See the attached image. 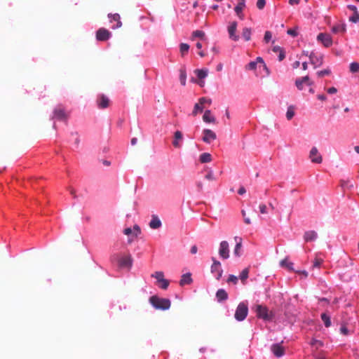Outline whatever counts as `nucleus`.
<instances>
[{
	"mask_svg": "<svg viewBox=\"0 0 359 359\" xmlns=\"http://www.w3.org/2000/svg\"><path fill=\"white\" fill-rule=\"evenodd\" d=\"M149 302L156 309L167 310L171 305L170 299L160 298L157 296L151 297Z\"/></svg>",
	"mask_w": 359,
	"mask_h": 359,
	"instance_id": "nucleus-1",
	"label": "nucleus"
},
{
	"mask_svg": "<svg viewBox=\"0 0 359 359\" xmlns=\"http://www.w3.org/2000/svg\"><path fill=\"white\" fill-rule=\"evenodd\" d=\"M248 307L245 302H241L236 310L234 317L238 321L243 320L248 316Z\"/></svg>",
	"mask_w": 359,
	"mask_h": 359,
	"instance_id": "nucleus-2",
	"label": "nucleus"
},
{
	"mask_svg": "<svg viewBox=\"0 0 359 359\" xmlns=\"http://www.w3.org/2000/svg\"><path fill=\"white\" fill-rule=\"evenodd\" d=\"M255 312L257 316L264 320H270L272 318V314L269 312V309L262 305H257L255 306Z\"/></svg>",
	"mask_w": 359,
	"mask_h": 359,
	"instance_id": "nucleus-3",
	"label": "nucleus"
},
{
	"mask_svg": "<svg viewBox=\"0 0 359 359\" xmlns=\"http://www.w3.org/2000/svg\"><path fill=\"white\" fill-rule=\"evenodd\" d=\"M212 264L211 266V273L215 275L217 280H219L223 273L221 263L215 258H212Z\"/></svg>",
	"mask_w": 359,
	"mask_h": 359,
	"instance_id": "nucleus-4",
	"label": "nucleus"
},
{
	"mask_svg": "<svg viewBox=\"0 0 359 359\" xmlns=\"http://www.w3.org/2000/svg\"><path fill=\"white\" fill-rule=\"evenodd\" d=\"M96 103L100 109H105L109 106L110 100L107 96L104 94H100L97 95Z\"/></svg>",
	"mask_w": 359,
	"mask_h": 359,
	"instance_id": "nucleus-5",
	"label": "nucleus"
},
{
	"mask_svg": "<svg viewBox=\"0 0 359 359\" xmlns=\"http://www.w3.org/2000/svg\"><path fill=\"white\" fill-rule=\"evenodd\" d=\"M219 256L224 259H228L229 257V247L227 241H222L219 245Z\"/></svg>",
	"mask_w": 359,
	"mask_h": 359,
	"instance_id": "nucleus-6",
	"label": "nucleus"
},
{
	"mask_svg": "<svg viewBox=\"0 0 359 359\" xmlns=\"http://www.w3.org/2000/svg\"><path fill=\"white\" fill-rule=\"evenodd\" d=\"M203 134L202 140L205 143L210 144L217 139L216 133L210 129H204Z\"/></svg>",
	"mask_w": 359,
	"mask_h": 359,
	"instance_id": "nucleus-7",
	"label": "nucleus"
},
{
	"mask_svg": "<svg viewBox=\"0 0 359 359\" xmlns=\"http://www.w3.org/2000/svg\"><path fill=\"white\" fill-rule=\"evenodd\" d=\"M317 39L318 41L321 42L324 46L330 47L332 44V39L330 34L325 33H320Z\"/></svg>",
	"mask_w": 359,
	"mask_h": 359,
	"instance_id": "nucleus-8",
	"label": "nucleus"
},
{
	"mask_svg": "<svg viewBox=\"0 0 359 359\" xmlns=\"http://www.w3.org/2000/svg\"><path fill=\"white\" fill-rule=\"evenodd\" d=\"M309 158L311 162L315 163H320L323 161L322 156L318 152V149L315 147L311 149Z\"/></svg>",
	"mask_w": 359,
	"mask_h": 359,
	"instance_id": "nucleus-9",
	"label": "nucleus"
},
{
	"mask_svg": "<svg viewBox=\"0 0 359 359\" xmlns=\"http://www.w3.org/2000/svg\"><path fill=\"white\" fill-rule=\"evenodd\" d=\"M110 36V32L104 28H100L96 32V39L97 41H107L109 39Z\"/></svg>",
	"mask_w": 359,
	"mask_h": 359,
	"instance_id": "nucleus-10",
	"label": "nucleus"
},
{
	"mask_svg": "<svg viewBox=\"0 0 359 359\" xmlns=\"http://www.w3.org/2000/svg\"><path fill=\"white\" fill-rule=\"evenodd\" d=\"M237 29V22L236 21L231 22L228 27V32L229 38L234 41H237L239 39V36L236 34Z\"/></svg>",
	"mask_w": 359,
	"mask_h": 359,
	"instance_id": "nucleus-11",
	"label": "nucleus"
},
{
	"mask_svg": "<svg viewBox=\"0 0 359 359\" xmlns=\"http://www.w3.org/2000/svg\"><path fill=\"white\" fill-rule=\"evenodd\" d=\"M309 59L311 64L315 65V67L321 66L323 63V56L322 55H317L311 53L309 55Z\"/></svg>",
	"mask_w": 359,
	"mask_h": 359,
	"instance_id": "nucleus-12",
	"label": "nucleus"
},
{
	"mask_svg": "<svg viewBox=\"0 0 359 359\" xmlns=\"http://www.w3.org/2000/svg\"><path fill=\"white\" fill-rule=\"evenodd\" d=\"M53 118H56L57 120L63 121L67 118V114L65 111V109L61 107H57L54 109L53 111Z\"/></svg>",
	"mask_w": 359,
	"mask_h": 359,
	"instance_id": "nucleus-13",
	"label": "nucleus"
},
{
	"mask_svg": "<svg viewBox=\"0 0 359 359\" xmlns=\"http://www.w3.org/2000/svg\"><path fill=\"white\" fill-rule=\"evenodd\" d=\"M151 277L155 278L157 280V283L163 282V287L168 288L169 286V281L164 278V273L162 271H156L151 274Z\"/></svg>",
	"mask_w": 359,
	"mask_h": 359,
	"instance_id": "nucleus-14",
	"label": "nucleus"
},
{
	"mask_svg": "<svg viewBox=\"0 0 359 359\" xmlns=\"http://www.w3.org/2000/svg\"><path fill=\"white\" fill-rule=\"evenodd\" d=\"M303 84L311 86L313 83L310 81L309 76H305L295 81V86L299 90L303 89Z\"/></svg>",
	"mask_w": 359,
	"mask_h": 359,
	"instance_id": "nucleus-15",
	"label": "nucleus"
},
{
	"mask_svg": "<svg viewBox=\"0 0 359 359\" xmlns=\"http://www.w3.org/2000/svg\"><path fill=\"white\" fill-rule=\"evenodd\" d=\"M271 351L278 358L283 356L285 353L284 348L280 344H275L271 346Z\"/></svg>",
	"mask_w": 359,
	"mask_h": 359,
	"instance_id": "nucleus-16",
	"label": "nucleus"
},
{
	"mask_svg": "<svg viewBox=\"0 0 359 359\" xmlns=\"http://www.w3.org/2000/svg\"><path fill=\"white\" fill-rule=\"evenodd\" d=\"M119 265L122 267H131L133 264V258L130 255L121 257L119 261Z\"/></svg>",
	"mask_w": 359,
	"mask_h": 359,
	"instance_id": "nucleus-17",
	"label": "nucleus"
},
{
	"mask_svg": "<svg viewBox=\"0 0 359 359\" xmlns=\"http://www.w3.org/2000/svg\"><path fill=\"white\" fill-rule=\"evenodd\" d=\"M109 18H110V21L112 22V20L116 22V25L113 26V29H117L120 28L122 26V22L121 21V18L119 14L115 13V14H111L109 13L108 15Z\"/></svg>",
	"mask_w": 359,
	"mask_h": 359,
	"instance_id": "nucleus-18",
	"label": "nucleus"
},
{
	"mask_svg": "<svg viewBox=\"0 0 359 359\" xmlns=\"http://www.w3.org/2000/svg\"><path fill=\"white\" fill-rule=\"evenodd\" d=\"M161 226V222L156 215H152L151 220L149 222V227L153 229H158Z\"/></svg>",
	"mask_w": 359,
	"mask_h": 359,
	"instance_id": "nucleus-19",
	"label": "nucleus"
},
{
	"mask_svg": "<svg viewBox=\"0 0 359 359\" xmlns=\"http://www.w3.org/2000/svg\"><path fill=\"white\" fill-rule=\"evenodd\" d=\"M306 242L315 241L317 238V233L315 231H306L304 235Z\"/></svg>",
	"mask_w": 359,
	"mask_h": 359,
	"instance_id": "nucleus-20",
	"label": "nucleus"
},
{
	"mask_svg": "<svg viewBox=\"0 0 359 359\" xmlns=\"http://www.w3.org/2000/svg\"><path fill=\"white\" fill-rule=\"evenodd\" d=\"M203 120L205 123H215L216 122L215 118L212 116L210 110H206L203 116Z\"/></svg>",
	"mask_w": 359,
	"mask_h": 359,
	"instance_id": "nucleus-21",
	"label": "nucleus"
},
{
	"mask_svg": "<svg viewBox=\"0 0 359 359\" xmlns=\"http://www.w3.org/2000/svg\"><path fill=\"white\" fill-rule=\"evenodd\" d=\"M216 297L218 302L225 301L228 299V294L224 289H219L216 292Z\"/></svg>",
	"mask_w": 359,
	"mask_h": 359,
	"instance_id": "nucleus-22",
	"label": "nucleus"
},
{
	"mask_svg": "<svg viewBox=\"0 0 359 359\" xmlns=\"http://www.w3.org/2000/svg\"><path fill=\"white\" fill-rule=\"evenodd\" d=\"M192 282V278L191 276V273H187L182 276L181 280L180 281V285L183 286L184 285H189Z\"/></svg>",
	"mask_w": 359,
	"mask_h": 359,
	"instance_id": "nucleus-23",
	"label": "nucleus"
},
{
	"mask_svg": "<svg viewBox=\"0 0 359 359\" xmlns=\"http://www.w3.org/2000/svg\"><path fill=\"white\" fill-rule=\"evenodd\" d=\"M175 140L172 142V144L176 148H180L181 147L179 140L182 139V134L180 131L177 130L175 133L174 135Z\"/></svg>",
	"mask_w": 359,
	"mask_h": 359,
	"instance_id": "nucleus-24",
	"label": "nucleus"
},
{
	"mask_svg": "<svg viewBox=\"0 0 359 359\" xmlns=\"http://www.w3.org/2000/svg\"><path fill=\"white\" fill-rule=\"evenodd\" d=\"M237 239L239 240V241L236 243L233 253L236 257L241 256V250L242 247V239L241 238H238L237 236L235 237V240L237 241Z\"/></svg>",
	"mask_w": 359,
	"mask_h": 359,
	"instance_id": "nucleus-25",
	"label": "nucleus"
},
{
	"mask_svg": "<svg viewBox=\"0 0 359 359\" xmlns=\"http://www.w3.org/2000/svg\"><path fill=\"white\" fill-rule=\"evenodd\" d=\"M332 31L334 34L344 32L346 31V25L344 24H338L334 25L332 28Z\"/></svg>",
	"mask_w": 359,
	"mask_h": 359,
	"instance_id": "nucleus-26",
	"label": "nucleus"
},
{
	"mask_svg": "<svg viewBox=\"0 0 359 359\" xmlns=\"http://www.w3.org/2000/svg\"><path fill=\"white\" fill-rule=\"evenodd\" d=\"M249 271V268H245L241 271L239 276V278L243 284H245L246 280L248 278Z\"/></svg>",
	"mask_w": 359,
	"mask_h": 359,
	"instance_id": "nucleus-27",
	"label": "nucleus"
},
{
	"mask_svg": "<svg viewBox=\"0 0 359 359\" xmlns=\"http://www.w3.org/2000/svg\"><path fill=\"white\" fill-rule=\"evenodd\" d=\"M187 72L184 67L180 69V81L182 86L186 85Z\"/></svg>",
	"mask_w": 359,
	"mask_h": 359,
	"instance_id": "nucleus-28",
	"label": "nucleus"
},
{
	"mask_svg": "<svg viewBox=\"0 0 359 359\" xmlns=\"http://www.w3.org/2000/svg\"><path fill=\"white\" fill-rule=\"evenodd\" d=\"M212 161V156L209 153H203L200 156V161L202 163H209Z\"/></svg>",
	"mask_w": 359,
	"mask_h": 359,
	"instance_id": "nucleus-29",
	"label": "nucleus"
},
{
	"mask_svg": "<svg viewBox=\"0 0 359 359\" xmlns=\"http://www.w3.org/2000/svg\"><path fill=\"white\" fill-rule=\"evenodd\" d=\"M280 265L283 267H285L289 271H294L293 265L294 264L290 262L287 259H285L280 262Z\"/></svg>",
	"mask_w": 359,
	"mask_h": 359,
	"instance_id": "nucleus-30",
	"label": "nucleus"
},
{
	"mask_svg": "<svg viewBox=\"0 0 359 359\" xmlns=\"http://www.w3.org/2000/svg\"><path fill=\"white\" fill-rule=\"evenodd\" d=\"M203 110V105L201 104L200 100H198V102L196 103L194 105V110L192 111L193 116H196L198 112H202Z\"/></svg>",
	"mask_w": 359,
	"mask_h": 359,
	"instance_id": "nucleus-31",
	"label": "nucleus"
},
{
	"mask_svg": "<svg viewBox=\"0 0 359 359\" xmlns=\"http://www.w3.org/2000/svg\"><path fill=\"white\" fill-rule=\"evenodd\" d=\"M242 36L245 41H248L251 39V29L245 27L243 29Z\"/></svg>",
	"mask_w": 359,
	"mask_h": 359,
	"instance_id": "nucleus-32",
	"label": "nucleus"
},
{
	"mask_svg": "<svg viewBox=\"0 0 359 359\" xmlns=\"http://www.w3.org/2000/svg\"><path fill=\"white\" fill-rule=\"evenodd\" d=\"M195 73L199 79H205L208 75L207 69H196Z\"/></svg>",
	"mask_w": 359,
	"mask_h": 359,
	"instance_id": "nucleus-33",
	"label": "nucleus"
},
{
	"mask_svg": "<svg viewBox=\"0 0 359 359\" xmlns=\"http://www.w3.org/2000/svg\"><path fill=\"white\" fill-rule=\"evenodd\" d=\"M321 319L323 321L324 325L326 327H329L331 325L330 317L325 313L321 314Z\"/></svg>",
	"mask_w": 359,
	"mask_h": 359,
	"instance_id": "nucleus-34",
	"label": "nucleus"
},
{
	"mask_svg": "<svg viewBox=\"0 0 359 359\" xmlns=\"http://www.w3.org/2000/svg\"><path fill=\"white\" fill-rule=\"evenodd\" d=\"M194 37H198L202 40H205V33L201 30H196L192 33V39Z\"/></svg>",
	"mask_w": 359,
	"mask_h": 359,
	"instance_id": "nucleus-35",
	"label": "nucleus"
},
{
	"mask_svg": "<svg viewBox=\"0 0 359 359\" xmlns=\"http://www.w3.org/2000/svg\"><path fill=\"white\" fill-rule=\"evenodd\" d=\"M244 7H245V3L244 2H238L237 6L234 8L235 12L237 13V15L240 18H241V16L240 15V13H241V12L243 10Z\"/></svg>",
	"mask_w": 359,
	"mask_h": 359,
	"instance_id": "nucleus-36",
	"label": "nucleus"
},
{
	"mask_svg": "<svg viewBox=\"0 0 359 359\" xmlns=\"http://www.w3.org/2000/svg\"><path fill=\"white\" fill-rule=\"evenodd\" d=\"M350 72L351 73H356L359 72V63L356 62L350 64Z\"/></svg>",
	"mask_w": 359,
	"mask_h": 359,
	"instance_id": "nucleus-37",
	"label": "nucleus"
},
{
	"mask_svg": "<svg viewBox=\"0 0 359 359\" xmlns=\"http://www.w3.org/2000/svg\"><path fill=\"white\" fill-rule=\"evenodd\" d=\"M189 46L187 43H181L180 44V53L182 56L187 54L189 51Z\"/></svg>",
	"mask_w": 359,
	"mask_h": 359,
	"instance_id": "nucleus-38",
	"label": "nucleus"
},
{
	"mask_svg": "<svg viewBox=\"0 0 359 359\" xmlns=\"http://www.w3.org/2000/svg\"><path fill=\"white\" fill-rule=\"evenodd\" d=\"M349 21L353 23L359 22V11L355 13H353L351 16L349 17Z\"/></svg>",
	"mask_w": 359,
	"mask_h": 359,
	"instance_id": "nucleus-39",
	"label": "nucleus"
},
{
	"mask_svg": "<svg viewBox=\"0 0 359 359\" xmlns=\"http://www.w3.org/2000/svg\"><path fill=\"white\" fill-rule=\"evenodd\" d=\"M294 107L292 106H290L288 108H287V113H286V117L288 120H290L292 118V117L294 116Z\"/></svg>",
	"mask_w": 359,
	"mask_h": 359,
	"instance_id": "nucleus-40",
	"label": "nucleus"
},
{
	"mask_svg": "<svg viewBox=\"0 0 359 359\" xmlns=\"http://www.w3.org/2000/svg\"><path fill=\"white\" fill-rule=\"evenodd\" d=\"M205 178L210 181H214L216 180L213 171L212 170H209L208 173L205 175Z\"/></svg>",
	"mask_w": 359,
	"mask_h": 359,
	"instance_id": "nucleus-41",
	"label": "nucleus"
},
{
	"mask_svg": "<svg viewBox=\"0 0 359 359\" xmlns=\"http://www.w3.org/2000/svg\"><path fill=\"white\" fill-rule=\"evenodd\" d=\"M323 262V259L322 258H320L318 256H316L315 258V260L313 262V267H320Z\"/></svg>",
	"mask_w": 359,
	"mask_h": 359,
	"instance_id": "nucleus-42",
	"label": "nucleus"
},
{
	"mask_svg": "<svg viewBox=\"0 0 359 359\" xmlns=\"http://www.w3.org/2000/svg\"><path fill=\"white\" fill-rule=\"evenodd\" d=\"M133 237H137V236L139 234H140L141 233V229L140 228V226L137 224L134 225L133 226Z\"/></svg>",
	"mask_w": 359,
	"mask_h": 359,
	"instance_id": "nucleus-43",
	"label": "nucleus"
},
{
	"mask_svg": "<svg viewBox=\"0 0 359 359\" xmlns=\"http://www.w3.org/2000/svg\"><path fill=\"white\" fill-rule=\"evenodd\" d=\"M238 280V278L234 275H229L227 283H233V284H237Z\"/></svg>",
	"mask_w": 359,
	"mask_h": 359,
	"instance_id": "nucleus-44",
	"label": "nucleus"
},
{
	"mask_svg": "<svg viewBox=\"0 0 359 359\" xmlns=\"http://www.w3.org/2000/svg\"><path fill=\"white\" fill-rule=\"evenodd\" d=\"M331 72L330 69H324V70H321V71H319L317 72V75L319 76V77H323L325 76V75H329L330 74Z\"/></svg>",
	"mask_w": 359,
	"mask_h": 359,
	"instance_id": "nucleus-45",
	"label": "nucleus"
},
{
	"mask_svg": "<svg viewBox=\"0 0 359 359\" xmlns=\"http://www.w3.org/2000/svg\"><path fill=\"white\" fill-rule=\"evenodd\" d=\"M266 5V0H257L256 6L258 9L262 10Z\"/></svg>",
	"mask_w": 359,
	"mask_h": 359,
	"instance_id": "nucleus-46",
	"label": "nucleus"
},
{
	"mask_svg": "<svg viewBox=\"0 0 359 359\" xmlns=\"http://www.w3.org/2000/svg\"><path fill=\"white\" fill-rule=\"evenodd\" d=\"M199 100H200L201 104H202L203 105L207 104L208 105L210 106L212 103V100L210 99L205 97H201Z\"/></svg>",
	"mask_w": 359,
	"mask_h": 359,
	"instance_id": "nucleus-47",
	"label": "nucleus"
},
{
	"mask_svg": "<svg viewBox=\"0 0 359 359\" xmlns=\"http://www.w3.org/2000/svg\"><path fill=\"white\" fill-rule=\"evenodd\" d=\"M272 34L269 31H266L264 34V40L266 43H269V41L271 39Z\"/></svg>",
	"mask_w": 359,
	"mask_h": 359,
	"instance_id": "nucleus-48",
	"label": "nucleus"
},
{
	"mask_svg": "<svg viewBox=\"0 0 359 359\" xmlns=\"http://www.w3.org/2000/svg\"><path fill=\"white\" fill-rule=\"evenodd\" d=\"M312 346H316L317 348L323 346V343L321 341L317 339H313L311 341Z\"/></svg>",
	"mask_w": 359,
	"mask_h": 359,
	"instance_id": "nucleus-49",
	"label": "nucleus"
},
{
	"mask_svg": "<svg viewBox=\"0 0 359 359\" xmlns=\"http://www.w3.org/2000/svg\"><path fill=\"white\" fill-rule=\"evenodd\" d=\"M340 332L344 335H348L349 333L348 328L344 325L340 327Z\"/></svg>",
	"mask_w": 359,
	"mask_h": 359,
	"instance_id": "nucleus-50",
	"label": "nucleus"
},
{
	"mask_svg": "<svg viewBox=\"0 0 359 359\" xmlns=\"http://www.w3.org/2000/svg\"><path fill=\"white\" fill-rule=\"evenodd\" d=\"M241 213H242V215H243V219H244V222H245L246 224H251V221H250V218L246 217L245 211L243 210L241 211Z\"/></svg>",
	"mask_w": 359,
	"mask_h": 359,
	"instance_id": "nucleus-51",
	"label": "nucleus"
},
{
	"mask_svg": "<svg viewBox=\"0 0 359 359\" xmlns=\"http://www.w3.org/2000/svg\"><path fill=\"white\" fill-rule=\"evenodd\" d=\"M257 67V62H250L248 66H247V68L248 69H250V70H253V69H255Z\"/></svg>",
	"mask_w": 359,
	"mask_h": 359,
	"instance_id": "nucleus-52",
	"label": "nucleus"
},
{
	"mask_svg": "<svg viewBox=\"0 0 359 359\" xmlns=\"http://www.w3.org/2000/svg\"><path fill=\"white\" fill-rule=\"evenodd\" d=\"M266 210H267V208H266V205L261 204L259 205V210L262 214H266L267 212Z\"/></svg>",
	"mask_w": 359,
	"mask_h": 359,
	"instance_id": "nucleus-53",
	"label": "nucleus"
},
{
	"mask_svg": "<svg viewBox=\"0 0 359 359\" xmlns=\"http://www.w3.org/2000/svg\"><path fill=\"white\" fill-rule=\"evenodd\" d=\"M287 34L292 36H297V32L295 29H290L287 30Z\"/></svg>",
	"mask_w": 359,
	"mask_h": 359,
	"instance_id": "nucleus-54",
	"label": "nucleus"
},
{
	"mask_svg": "<svg viewBox=\"0 0 359 359\" xmlns=\"http://www.w3.org/2000/svg\"><path fill=\"white\" fill-rule=\"evenodd\" d=\"M123 233L125 235H127V236H130V235H133V229L131 228H126L124 229L123 231Z\"/></svg>",
	"mask_w": 359,
	"mask_h": 359,
	"instance_id": "nucleus-55",
	"label": "nucleus"
},
{
	"mask_svg": "<svg viewBox=\"0 0 359 359\" xmlns=\"http://www.w3.org/2000/svg\"><path fill=\"white\" fill-rule=\"evenodd\" d=\"M327 93H330V94H334V93H336L337 92V90L336 88L334 87H331V88H329L327 90Z\"/></svg>",
	"mask_w": 359,
	"mask_h": 359,
	"instance_id": "nucleus-56",
	"label": "nucleus"
},
{
	"mask_svg": "<svg viewBox=\"0 0 359 359\" xmlns=\"http://www.w3.org/2000/svg\"><path fill=\"white\" fill-rule=\"evenodd\" d=\"M347 8H348L349 10L352 11L353 13H355V12H357V11H358V8H357V7H356L355 6H353V5H348V6H347Z\"/></svg>",
	"mask_w": 359,
	"mask_h": 359,
	"instance_id": "nucleus-57",
	"label": "nucleus"
},
{
	"mask_svg": "<svg viewBox=\"0 0 359 359\" xmlns=\"http://www.w3.org/2000/svg\"><path fill=\"white\" fill-rule=\"evenodd\" d=\"M246 192V190L243 187H241L239 188L238 191V194L240 195H243Z\"/></svg>",
	"mask_w": 359,
	"mask_h": 359,
	"instance_id": "nucleus-58",
	"label": "nucleus"
},
{
	"mask_svg": "<svg viewBox=\"0 0 359 359\" xmlns=\"http://www.w3.org/2000/svg\"><path fill=\"white\" fill-rule=\"evenodd\" d=\"M285 53L281 50L278 55L279 61H282L285 58Z\"/></svg>",
	"mask_w": 359,
	"mask_h": 359,
	"instance_id": "nucleus-59",
	"label": "nucleus"
},
{
	"mask_svg": "<svg viewBox=\"0 0 359 359\" xmlns=\"http://www.w3.org/2000/svg\"><path fill=\"white\" fill-rule=\"evenodd\" d=\"M196 187H197L198 190L199 191H202V189H203V184H202V182H198L196 183Z\"/></svg>",
	"mask_w": 359,
	"mask_h": 359,
	"instance_id": "nucleus-60",
	"label": "nucleus"
},
{
	"mask_svg": "<svg viewBox=\"0 0 359 359\" xmlns=\"http://www.w3.org/2000/svg\"><path fill=\"white\" fill-rule=\"evenodd\" d=\"M198 251L196 245H193L191 248V253L196 254Z\"/></svg>",
	"mask_w": 359,
	"mask_h": 359,
	"instance_id": "nucleus-61",
	"label": "nucleus"
},
{
	"mask_svg": "<svg viewBox=\"0 0 359 359\" xmlns=\"http://www.w3.org/2000/svg\"><path fill=\"white\" fill-rule=\"evenodd\" d=\"M300 0H289V4L290 5H297L299 3Z\"/></svg>",
	"mask_w": 359,
	"mask_h": 359,
	"instance_id": "nucleus-62",
	"label": "nucleus"
},
{
	"mask_svg": "<svg viewBox=\"0 0 359 359\" xmlns=\"http://www.w3.org/2000/svg\"><path fill=\"white\" fill-rule=\"evenodd\" d=\"M299 65H300V62L299 61H295L293 64H292V67L294 69H297L299 67Z\"/></svg>",
	"mask_w": 359,
	"mask_h": 359,
	"instance_id": "nucleus-63",
	"label": "nucleus"
},
{
	"mask_svg": "<svg viewBox=\"0 0 359 359\" xmlns=\"http://www.w3.org/2000/svg\"><path fill=\"white\" fill-rule=\"evenodd\" d=\"M326 96L325 95H318V99L320 100H322V101H324L326 100Z\"/></svg>",
	"mask_w": 359,
	"mask_h": 359,
	"instance_id": "nucleus-64",
	"label": "nucleus"
}]
</instances>
